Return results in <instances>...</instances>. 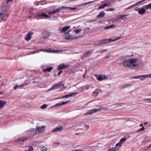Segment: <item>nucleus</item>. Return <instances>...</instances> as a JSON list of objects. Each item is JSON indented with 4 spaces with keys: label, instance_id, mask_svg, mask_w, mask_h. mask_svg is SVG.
I'll return each mask as SVG.
<instances>
[{
    "label": "nucleus",
    "instance_id": "f257e3e1",
    "mask_svg": "<svg viewBox=\"0 0 151 151\" xmlns=\"http://www.w3.org/2000/svg\"><path fill=\"white\" fill-rule=\"evenodd\" d=\"M151 78V74L134 76L132 78L133 79H138L140 78L141 79L140 80L141 81H143L146 78Z\"/></svg>",
    "mask_w": 151,
    "mask_h": 151
},
{
    "label": "nucleus",
    "instance_id": "f03ea898",
    "mask_svg": "<svg viewBox=\"0 0 151 151\" xmlns=\"http://www.w3.org/2000/svg\"><path fill=\"white\" fill-rule=\"evenodd\" d=\"M64 84L63 82H60L53 85L52 87L49 89L50 91L56 89L57 88H62L64 87Z\"/></svg>",
    "mask_w": 151,
    "mask_h": 151
},
{
    "label": "nucleus",
    "instance_id": "7ed1b4c3",
    "mask_svg": "<svg viewBox=\"0 0 151 151\" xmlns=\"http://www.w3.org/2000/svg\"><path fill=\"white\" fill-rule=\"evenodd\" d=\"M71 30H69L67 32H66L65 34V40H74L77 39L80 37H74V38L73 37L72 35L69 34V32H71Z\"/></svg>",
    "mask_w": 151,
    "mask_h": 151
},
{
    "label": "nucleus",
    "instance_id": "20e7f679",
    "mask_svg": "<svg viewBox=\"0 0 151 151\" xmlns=\"http://www.w3.org/2000/svg\"><path fill=\"white\" fill-rule=\"evenodd\" d=\"M135 60L134 59H132L130 60H125L123 62V64L124 66L125 67H128L130 68V66L131 65V63L134 62Z\"/></svg>",
    "mask_w": 151,
    "mask_h": 151
},
{
    "label": "nucleus",
    "instance_id": "39448f33",
    "mask_svg": "<svg viewBox=\"0 0 151 151\" xmlns=\"http://www.w3.org/2000/svg\"><path fill=\"white\" fill-rule=\"evenodd\" d=\"M134 59L135 60L134 62H132V63H131V65L130 66V68L138 70L139 69L138 65V64L136 63L137 60V59L136 58Z\"/></svg>",
    "mask_w": 151,
    "mask_h": 151
},
{
    "label": "nucleus",
    "instance_id": "423d86ee",
    "mask_svg": "<svg viewBox=\"0 0 151 151\" xmlns=\"http://www.w3.org/2000/svg\"><path fill=\"white\" fill-rule=\"evenodd\" d=\"M1 9L2 11L6 12L9 9V5L8 4V3L6 2L2 5Z\"/></svg>",
    "mask_w": 151,
    "mask_h": 151
},
{
    "label": "nucleus",
    "instance_id": "0eeeda50",
    "mask_svg": "<svg viewBox=\"0 0 151 151\" xmlns=\"http://www.w3.org/2000/svg\"><path fill=\"white\" fill-rule=\"evenodd\" d=\"M126 138H123L121 139L119 142L117 144H116V146L115 147V150H117L118 149V148H117V147H121L122 144L125 142V141L126 140Z\"/></svg>",
    "mask_w": 151,
    "mask_h": 151
},
{
    "label": "nucleus",
    "instance_id": "6e6552de",
    "mask_svg": "<svg viewBox=\"0 0 151 151\" xmlns=\"http://www.w3.org/2000/svg\"><path fill=\"white\" fill-rule=\"evenodd\" d=\"M45 128L46 127L44 126H42L41 127L37 126L35 131L41 134L43 133Z\"/></svg>",
    "mask_w": 151,
    "mask_h": 151
},
{
    "label": "nucleus",
    "instance_id": "1a4fd4ad",
    "mask_svg": "<svg viewBox=\"0 0 151 151\" xmlns=\"http://www.w3.org/2000/svg\"><path fill=\"white\" fill-rule=\"evenodd\" d=\"M101 108H103V107H101ZM91 109L88 112H87L86 114H85V115H88V114H93L95 112H97L98 111L100 110V109Z\"/></svg>",
    "mask_w": 151,
    "mask_h": 151
},
{
    "label": "nucleus",
    "instance_id": "9d476101",
    "mask_svg": "<svg viewBox=\"0 0 151 151\" xmlns=\"http://www.w3.org/2000/svg\"><path fill=\"white\" fill-rule=\"evenodd\" d=\"M63 127L62 126H59L54 128L52 131L53 133L58 132L62 131L63 130Z\"/></svg>",
    "mask_w": 151,
    "mask_h": 151
},
{
    "label": "nucleus",
    "instance_id": "9b49d317",
    "mask_svg": "<svg viewBox=\"0 0 151 151\" xmlns=\"http://www.w3.org/2000/svg\"><path fill=\"white\" fill-rule=\"evenodd\" d=\"M8 16L5 14H4L3 13H0V21L2 20L5 21L6 20Z\"/></svg>",
    "mask_w": 151,
    "mask_h": 151
},
{
    "label": "nucleus",
    "instance_id": "f8f14e48",
    "mask_svg": "<svg viewBox=\"0 0 151 151\" xmlns=\"http://www.w3.org/2000/svg\"><path fill=\"white\" fill-rule=\"evenodd\" d=\"M33 34V32L30 31L27 35V36L25 37V40L27 41H29L31 39V36Z\"/></svg>",
    "mask_w": 151,
    "mask_h": 151
},
{
    "label": "nucleus",
    "instance_id": "ddd939ff",
    "mask_svg": "<svg viewBox=\"0 0 151 151\" xmlns=\"http://www.w3.org/2000/svg\"><path fill=\"white\" fill-rule=\"evenodd\" d=\"M70 101V100H68L66 102H64L60 103H58L54 105V107H58L60 106L63 105L68 103Z\"/></svg>",
    "mask_w": 151,
    "mask_h": 151
},
{
    "label": "nucleus",
    "instance_id": "4468645a",
    "mask_svg": "<svg viewBox=\"0 0 151 151\" xmlns=\"http://www.w3.org/2000/svg\"><path fill=\"white\" fill-rule=\"evenodd\" d=\"M105 15V13L104 11H102V12H100L99 14L97 16L96 18H101L102 17H104V16Z\"/></svg>",
    "mask_w": 151,
    "mask_h": 151
},
{
    "label": "nucleus",
    "instance_id": "2eb2a0df",
    "mask_svg": "<svg viewBox=\"0 0 151 151\" xmlns=\"http://www.w3.org/2000/svg\"><path fill=\"white\" fill-rule=\"evenodd\" d=\"M70 28V26H68L65 27H64L60 31L61 33H62L66 31L68 29H69Z\"/></svg>",
    "mask_w": 151,
    "mask_h": 151
},
{
    "label": "nucleus",
    "instance_id": "dca6fc26",
    "mask_svg": "<svg viewBox=\"0 0 151 151\" xmlns=\"http://www.w3.org/2000/svg\"><path fill=\"white\" fill-rule=\"evenodd\" d=\"M68 66L67 65H65L63 64H61L59 66L58 68V70H61L62 69L65 68H68Z\"/></svg>",
    "mask_w": 151,
    "mask_h": 151
},
{
    "label": "nucleus",
    "instance_id": "f3484780",
    "mask_svg": "<svg viewBox=\"0 0 151 151\" xmlns=\"http://www.w3.org/2000/svg\"><path fill=\"white\" fill-rule=\"evenodd\" d=\"M77 93H71L70 94H67L66 95H65L64 96L65 98H67L69 97H71V96H75L76 94H77Z\"/></svg>",
    "mask_w": 151,
    "mask_h": 151
},
{
    "label": "nucleus",
    "instance_id": "a211bd4d",
    "mask_svg": "<svg viewBox=\"0 0 151 151\" xmlns=\"http://www.w3.org/2000/svg\"><path fill=\"white\" fill-rule=\"evenodd\" d=\"M105 75H100L98 76L97 78V79L99 81H101L105 78Z\"/></svg>",
    "mask_w": 151,
    "mask_h": 151
},
{
    "label": "nucleus",
    "instance_id": "6ab92c4d",
    "mask_svg": "<svg viewBox=\"0 0 151 151\" xmlns=\"http://www.w3.org/2000/svg\"><path fill=\"white\" fill-rule=\"evenodd\" d=\"M6 101H0V108H2L6 104Z\"/></svg>",
    "mask_w": 151,
    "mask_h": 151
},
{
    "label": "nucleus",
    "instance_id": "aec40b11",
    "mask_svg": "<svg viewBox=\"0 0 151 151\" xmlns=\"http://www.w3.org/2000/svg\"><path fill=\"white\" fill-rule=\"evenodd\" d=\"M128 16V14H124L120 16L119 17V19H121L123 20H125L127 19V18L126 17Z\"/></svg>",
    "mask_w": 151,
    "mask_h": 151
},
{
    "label": "nucleus",
    "instance_id": "412c9836",
    "mask_svg": "<svg viewBox=\"0 0 151 151\" xmlns=\"http://www.w3.org/2000/svg\"><path fill=\"white\" fill-rule=\"evenodd\" d=\"M146 12L145 9L144 8H141L138 10V13L140 14H144Z\"/></svg>",
    "mask_w": 151,
    "mask_h": 151
},
{
    "label": "nucleus",
    "instance_id": "4be33fe9",
    "mask_svg": "<svg viewBox=\"0 0 151 151\" xmlns=\"http://www.w3.org/2000/svg\"><path fill=\"white\" fill-rule=\"evenodd\" d=\"M115 27V25L114 24L108 26H106L104 27L105 29H109L112 28H114Z\"/></svg>",
    "mask_w": 151,
    "mask_h": 151
},
{
    "label": "nucleus",
    "instance_id": "5701e85b",
    "mask_svg": "<svg viewBox=\"0 0 151 151\" xmlns=\"http://www.w3.org/2000/svg\"><path fill=\"white\" fill-rule=\"evenodd\" d=\"M27 137H21L17 139V141H19L20 142H23L25 140H27Z\"/></svg>",
    "mask_w": 151,
    "mask_h": 151
},
{
    "label": "nucleus",
    "instance_id": "b1692460",
    "mask_svg": "<svg viewBox=\"0 0 151 151\" xmlns=\"http://www.w3.org/2000/svg\"><path fill=\"white\" fill-rule=\"evenodd\" d=\"M104 43L105 44L108 43L110 42H112V39H105L104 40Z\"/></svg>",
    "mask_w": 151,
    "mask_h": 151
},
{
    "label": "nucleus",
    "instance_id": "393cba45",
    "mask_svg": "<svg viewBox=\"0 0 151 151\" xmlns=\"http://www.w3.org/2000/svg\"><path fill=\"white\" fill-rule=\"evenodd\" d=\"M140 127H141V126H142V128H141V129H139V130H138V131H137V133H138L139 132H142L143 130H144L145 128L143 126V124L142 123H141L140 125Z\"/></svg>",
    "mask_w": 151,
    "mask_h": 151
},
{
    "label": "nucleus",
    "instance_id": "a878e982",
    "mask_svg": "<svg viewBox=\"0 0 151 151\" xmlns=\"http://www.w3.org/2000/svg\"><path fill=\"white\" fill-rule=\"evenodd\" d=\"M52 67H50L46 69H44L43 71L44 72H45L46 71H48L49 72H50L52 70Z\"/></svg>",
    "mask_w": 151,
    "mask_h": 151
},
{
    "label": "nucleus",
    "instance_id": "bb28decb",
    "mask_svg": "<svg viewBox=\"0 0 151 151\" xmlns=\"http://www.w3.org/2000/svg\"><path fill=\"white\" fill-rule=\"evenodd\" d=\"M39 17H45L46 18H48L49 17V16L45 14V13H44L43 12L41 14H39Z\"/></svg>",
    "mask_w": 151,
    "mask_h": 151
},
{
    "label": "nucleus",
    "instance_id": "cd10ccee",
    "mask_svg": "<svg viewBox=\"0 0 151 151\" xmlns=\"http://www.w3.org/2000/svg\"><path fill=\"white\" fill-rule=\"evenodd\" d=\"M146 0H142L141 1H138L137 2L136 4H134V5H135V6H136L138 5L139 4H141V3L144 2Z\"/></svg>",
    "mask_w": 151,
    "mask_h": 151
},
{
    "label": "nucleus",
    "instance_id": "c85d7f7f",
    "mask_svg": "<svg viewBox=\"0 0 151 151\" xmlns=\"http://www.w3.org/2000/svg\"><path fill=\"white\" fill-rule=\"evenodd\" d=\"M40 147L42 151H46L47 150V148L43 146H40Z\"/></svg>",
    "mask_w": 151,
    "mask_h": 151
},
{
    "label": "nucleus",
    "instance_id": "c756f323",
    "mask_svg": "<svg viewBox=\"0 0 151 151\" xmlns=\"http://www.w3.org/2000/svg\"><path fill=\"white\" fill-rule=\"evenodd\" d=\"M98 95V91H93L92 93V95L93 96L95 97L96 96Z\"/></svg>",
    "mask_w": 151,
    "mask_h": 151
},
{
    "label": "nucleus",
    "instance_id": "7c9ffc66",
    "mask_svg": "<svg viewBox=\"0 0 151 151\" xmlns=\"http://www.w3.org/2000/svg\"><path fill=\"white\" fill-rule=\"evenodd\" d=\"M91 52L90 51H87L86 52V53H85V54H84V56L85 57H87L88 56V55L90 54Z\"/></svg>",
    "mask_w": 151,
    "mask_h": 151
},
{
    "label": "nucleus",
    "instance_id": "2f4dec72",
    "mask_svg": "<svg viewBox=\"0 0 151 151\" xmlns=\"http://www.w3.org/2000/svg\"><path fill=\"white\" fill-rule=\"evenodd\" d=\"M84 127L85 128V131H86L89 129V126L88 125L85 124L84 125Z\"/></svg>",
    "mask_w": 151,
    "mask_h": 151
},
{
    "label": "nucleus",
    "instance_id": "473e14b6",
    "mask_svg": "<svg viewBox=\"0 0 151 151\" xmlns=\"http://www.w3.org/2000/svg\"><path fill=\"white\" fill-rule=\"evenodd\" d=\"M104 40H100L99 42H100V45H102L105 44L104 43Z\"/></svg>",
    "mask_w": 151,
    "mask_h": 151
},
{
    "label": "nucleus",
    "instance_id": "72a5a7b5",
    "mask_svg": "<svg viewBox=\"0 0 151 151\" xmlns=\"http://www.w3.org/2000/svg\"><path fill=\"white\" fill-rule=\"evenodd\" d=\"M104 40H100L99 42H100V45H102L105 44L104 43Z\"/></svg>",
    "mask_w": 151,
    "mask_h": 151
},
{
    "label": "nucleus",
    "instance_id": "f704fd0d",
    "mask_svg": "<svg viewBox=\"0 0 151 151\" xmlns=\"http://www.w3.org/2000/svg\"><path fill=\"white\" fill-rule=\"evenodd\" d=\"M114 22H121V20H120L119 17L117 18L114 19Z\"/></svg>",
    "mask_w": 151,
    "mask_h": 151
},
{
    "label": "nucleus",
    "instance_id": "c9c22d12",
    "mask_svg": "<svg viewBox=\"0 0 151 151\" xmlns=\"http://www.w3.org/2000/svg\"><path fill=\"white\" fill-rule=\"evenodd\" d=\"M81 29H75L74 30V31L76 33L78 34L79 33L80 31H81Z\"/></svg>",
    "mask_w": 151,
    "mask_h": 151
},
{
    "label": "nucleus",
    "instance_id": "e433bc0d",
    "mask_svg": "<svg viewBox=\"0 0 151 151\" xmlns=\"http://www.w3.org/2000/svg\"><path fill=\"white\" fill-rule=\"evenodd\" d=\"M93 45L95 46L99 45H100V42H99V40L96 42H94L93 43Z\"/></svg>",
    "mask_w": 151,
    "mask_h": 151
},
{
    "label": "nucleus",
    "instance_id": "4c0bfd02",
    "mask_svg": "<svg viewBox=\"0 0 151 151\" xmlns=\"http://www.w3.org/2000/svg\"><path fill=\"white\" fill-rule=\"evenodd\" d=\"M145 7L147 9H151V3L147 5H146Z\"/></svg>",
    "mask_w": 151,
    "mask_h": 151
},
{
    "label": "nucleus",
    "instance_id": "58836bf2",
    "mask_svg": "<svg viewBox=\"0 0 151 151\" xmlns=\"http://www.w3.org/2000/svg\"><path fill=\"white\" fill-rule=\"evenodd\" d=\"M135 5H134V4H133L131 6H129L128 7L126 8L127 10H128L129 9H131L134 7H135Z\"/></svg>",
    "mask_w": 151,
    "mask_h": 151
},
{
    "label": "nucleus",
    "instance_id": "ea45409f",
    "mask_svg": "<svg viewBox=\"0 0 151 151\" xmlns=\"http://www.w3.org/2000/svg\"><path fill=\"white\" fill-rule=\"evenodd\" d=\"M89 1V2H86V3H84L83 4H82V6H83V5H86V4H91V3H93V2H94L95 1Z\"/></svg>",
    "mask_w": 151,
    "mask_h": 151
},
{
    "label": "nucleus",
    "instance_id": "a19ab883",
    "mask_svg": "<svg viewBox=\"0 0 151 151\" xmlns=\"http://www.w3.org/2000/svg\"><path fill=\"white\" fill-rule=\"evenodd\" d=\"M47 107V105L46 104H44L41 106V108L42 109H45Z\"/></svg>",
    "mask_w": 151,
    "mask_h": 151
},
{
    "label": "nucleus",
    "instance_id": "79ce46f5",
    "mask_svg": "<svg viewBox=\"0 0 151 151\" xmlns=\"http://www.w3.org/2000/svg\"><path fill=\"white\" fill-rule=\"evenodd\" d=\"M111 4V3L110 2H108L106 3H105L104 4H103V5L104 6V7L107 6L109 5H110Z\"/></svg>",
    "mask_w": 151,
    "mask_h": 151
},
{
    "label": "nucleus",
    "instance_id": "37998d69",
    "mask_svg": "<svg viewBox=\"0 0 151 151\" xmlns=\"http://www.w3.org/2000/svg\"><path fill=\"white\" fill-rule=\"evenodd\" d=\"M91 86V85H89L85 86V89L86 90H88L89 88Z\"/></svg>",
    "mask_w": 151,
    "mask_h": 151
},
{
    "label": "nucleus",
    "instance_id": "c03bdc74",
    "mask_svg": "<svg viewBox=\"0 0 151 151\" xmlns=\"http://www.w3.org/2000/svg\"><path fill=\"white\" fill-rule=\"evenodd\" d=\"M121 38V37H117L116 39H112V42L115 41L116 40H119Z\"/></svg>",
    "mask_w": 151,
    "mask_h": 151
},
{
    "label": "nucleus",
    "instance_id": "a18cd8bd",
    "mask_svg": "<svg viewBox=\"0 0 151 151\" xmlns=\"http://www.w3.org/2000/svg\"><path fill=\"white\" fill-rule=\"evenodd\" d=\"M56 13V12L55 10H54L53 11H52L49 12L48 14H55Z\"/></svg>",
    "mask_w": 151,
    "mask_h": 151
},
{
    "label": "nucleus",
    "instance_id": "49530a36",
    "mask_svg": "<svg viewBox=\"0 0 151 151\" xmlns=\"http://www.w3.org/2000/svg\"><path fill=\"white\" fill-rule=\"evenodd\" d=\"M68 8L70 10H75L77 9V8L76 7H74L72 8L71 7H68Z\"/></svg>",
    "mask_w": 151,
    "mask_h": 151
},
{
    "label": "nucleus",
    "instance_id": "de8ad7c7",
    "mask_svg": "<svg viewBox=\"0 0 151 151\" xmlns=\"http://www.w3.org/2000/svg\"><path fill=\"white\" fill-rule=\"evenodd\" d=\"M96 21H97V20L96 19H93V20H90L89 21H88V23H91V22H96Z\"/></svg>",
    "mask_w": 151,
    "mask_h": 151
},
{
    "label": "nucleus",
    "instance_id": "09e8293b",
    "mask_svg": "<svg viewBox=\"0 0 151 151\" xmlns=\"http://www.w3.org/2000/svg\"><path fill=\"white\" fill-rule=\"evenodd\" d=\"M34 130L35 129L34 128H31L29 130H28L27 131L28 132H31L34 131Z\"/></svg>",
    "mask_w": 151,
    "mask_h": 151
},
{
    "label": "nucleus",
    "instance_id": "8fccbe9b",
    "mask_svg": "<svg viewBox=\"0 0 151 151\" xmlns=\"http://www.w3.org/2000/svg\"><path fill=\"white\" fill-rule=\"evenodd\" d=\"M144 100L145 101H148L149 102H151V98L145 99Z\"/></svg>",
    "mask_w": 151,
    "mask_h": 151
},
{
    "label": "nucleus",
    "instance_id": "3c124183",
    "mask_svg": "<svg viewBox=\"0 0 151 151\" xmlns=\"http://www.w3.org/2000/svg\"><path fill=\"white\" fill-rule=\"evenodd\" d=\"M104 7V6L103 5V4H102L101 6H99L98 8V9H103Z\"/></svg>",
    "mask_w": 151,
    "mask_h": 151
},
{
    "label": "nucleus",
    "instance_id": "603ef678",
    "mask_svg": "<svg viewBox=\"0 0 151 151\" xmlns=\"http://www.w3.org/2000/svg\"><path fill=\"white\" fill-rule=\"evenodd\" d=\"M33 150V147L32 146H30L29 149V151H32Z\"/></svg>",
    "mask_w": 151,
    "mask_h": 151
},
{
    "label": "nucleus",
    "instance_id": "864d4df0",
    "mask_svg": "<svg viewBox=\"0 0 151 151\" xmlns=\"http://www.w3.org/2000/svg\"><path fill=\"white\" fill-rule=\"evenodd\" d=\"M129 85L128 84H125L123 85V88H125L126 87L129 86Z\"/></svg>",
    "mask_w": 151,
    "mask_h": 151
},
{
    "label": "nucleus",
    "instance_id": "5fc2aeb1",
    "mask_svg": "<svg viewBox=\"0 0 151 151\" xmlns=\"http://www.w3.org/2000/svg\"><path fill=\"white\" fill-rule=\"evenodd\" d=\"M56 12H58L60 11V7L58 8L55 9Z\"/></svg>",
    "mask_w": 151,
    "mask_h": 151
},
{
    "label": "nucleus",
    "instance_id": "6e6d98bb",
    "mask_svg": "<svg viewBox=\"0 0 151 151\" xmlns=\"http://www.w3.org/2000/svg\"><path fill=\"white\" fill-rule=\"evenodd\" d=\"M19 87H20L18 85H16V86L14 87V89L15 90H16Z\"/></svg>",
    "mask_w": 151,
    "mask_h": 151
},
{
    "label": "nucleus",
    "instance_id": "4d7b16f0",
    "mask_svg": "<svg viewBox=\"0 0 151 151\" xmlns=\"http://www.w3.org/2000/svg\"><path fill=\"white\" fill-rule=\"evenodd\" d=\"M68 7H65L64 6H62L60 7V9L61 10V9H65L66 8H68Z\"/></svg>",
    "mask_w": 151,
    "mask_h": 151
},
{
    "label": "nucleus",
    "instance_id": "13d9d810",
    "mask_svg": "<svg viewBox=\"0 0 151 151\" xmlns=\"http://www.w3.org/2000/svg\"><path fill=\"white\" fill-rule=\"evenodd\" d=\"M109 11H112L114 10L115 9L114 8H110L109 9Z\"/></svg>",
    "mask_w": 151,
    "mask_h": 151
},
{
    "label": "nucleus",
    "instance_id": "bf43d9fd",
    "mask_svg": "<svg viewBox=\"0 0 151 151\" xmlns=\"http://www.w3.org/2000/svg\"><path fill=\"white\" fill-rule=\"evenodd\" d=\"M110 56H111V55L110 54H109L108 55L106 56L105 58L106 59V58H110Z\"/></svg>",
    "mask_w": 151,
    "mask_h": 151
},
{
    "label": "nucleus",
    "instance_id": "052dcab7",
    "mask_svg": "<svg viewBox=\"0 0 151 151\" xmlns=\"http://www.w3.org/2000/svg\"><path fill=\"white\" fill-rule=\"evenodd\" d=\"M63 71H60L58 73V76H60V75L62 73Z\"/></svg>",
    "mask_w": 151,
    "mask_h": 151
},
{
    "label": "nucleus",
    "instance_id": "680f3d73",
    "mask_svg": "<svg viewBox=\"0 0 151 151\" xmlns=\"http://www.w3.org/2000/svg\"><path fill=\"white\" fill-rule=\"evenodd\" d=\"M151 147V144H150L149 146H148L147 147V149H148L150 148Z\"/></svg>",
    "mask_w": 151,
    "mask_h": 151
},
{
    "label": "nucleus",
    "instance_id": "e2e57ef3",
    "mask_svg": "<svg viewBox=\"0 0 151 151\" xmlns=\"http://www.w3.org/2000/svg\"><path fill=\"white\" fill-rule=\"evenodd\" d=\"M12 1L13 0H7L6 2H7V3H8L9 1Z\"/></svg>",
    "mask_w": 151,
    "mask_h": 151
},
{
    "label": "nucleus",
    "instance_id": "0e129e2a",
    "mask_svg": "<svg viewBox=\"0 0 151 151\" xmlns=\"http://www.w3.org/2000/svg\"><path fill=\"white\" fill-rule=\"evenodd\" d=\"M32 10H33L32 8H31V9H30L29 10V13H31V12L32 11Z\"/></svg>",
    "mask_w": 151,
    "mask_h": 151
},
{
    "label": "nucleus",
    "instance_id": "69168bd1",
    "mask_svg": "<svg viewBox=\"0 0 151 151\" xmlns=\"http://www.w3.org/2000/svg\"><path fill=\"white\" fill-rule=\"evenodd\" d=\"M139 9V8H136L135 9V10L136 11H138V9Z\"/></svg>",
    "mask_w": 151,
    "mask_h": 151
},
{
    "label": "nucleus",
    "instance_id": "338daca9",
    "mask_svg": "<svg viewBox=\"0 0 151 151\" xmlns=\"http://www.w3.org/2000/svg\"><path fill=\"white\" fill-rule=\"evenodd\" d=\"M96 91H98V92H101L102 91V90H101L100 91L99 90V89H96Z\"/></svg>",
    "mask_w": 151,
    "mask_h": 151
},
{
    "label": "nucleus",
    "instance_id": "774afa93",
    "mask_svg": "<svg viewBox=\"0 0 151 151\" xmlns=\"http://www.w3.org/2000/svg\"><path fill=\"white\" fill-rule=\"evenodd\" d=\"M75 151H82V150L80 149L78 150H74Z\"/></svg>",
    "mask_w": 151,
    "mask_h": 151
}]
</instances>
